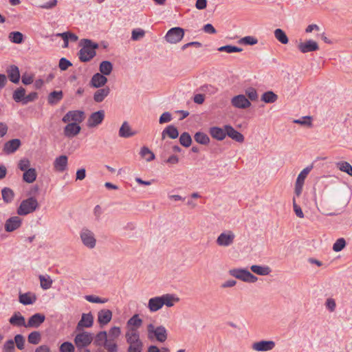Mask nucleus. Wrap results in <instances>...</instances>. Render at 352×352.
Masks as SVG:
<instances>
[{"instance_id": "nucleus-1", "label": "nucleus", "mask_w": 352, "mask_h": 352, "mask_svg": "<svg viewBox=\"0 0 352 352\" xmlns=\"http://www.w3.org/2000/svg\"><path fill=\"white\" fill-rule=\"evenodd\" d=\"M179 300L174 294H166L160 296L151 298L148 300L147 307L151 312H156L161 309L164 305L167 307L174 306Z\"/></svg>"}, {"instance_id": "nucleus-2", "label": "nucleus", "mask_w": 352, "mask_h": 352, "mask_svg": "<svg viewBox=\"0 0 352 352\" xmlns=\"http://www.w3.org/2000/svg\"><path fill=\"white\" fill-rule=\"evenodd\" d=\"M82 327H88V314H83L81 320L78 323L76 331L78 332L74 339L76 347L80 350L88 346V333L80 332Z\"/></svg>"}, {"instance_id": "nucleus-3", "label": "nucleus", "mask_w": 352, "mask_h": 352, "mask_svg": "<svg viewBox=\"0 0 352 352\" xmlns=\"http://www.w3.org/2000/svg\"><path fill=\"white\" fill-rule=\"evenodd\" d=\"M129 347L127 352H142L144 344L140 338V334L134 329H129L125 334Z\"/></svg>"}, {"instance_id": "nucleus-4", "label": "nucleus", "mask_w": 352, "mask_h": 352, "mask_svg": "<svg viewBox=\"0 0 352 352\" xmlns=\"http://www.w3.org/2000/svg\"><path fill=\"white\" fill-rule=\"evenodd\" d=\"M147 338L150 340L156 339L160 342H164L168 338V333L166 329L162 326L155 327L153 324L150 323L146 327Z\"/></svg>"}, {"instance_id": "nucleus-5", "label": "nucleus", "mask_w": 352, "mask_h": 352, "mask_svg": "<svg viewBox=\"0 0 352 352\" xmlns=\"http://www.w3.org/2000/svg\"><path fill=\"white\" fill-rule=\"evenodd\" d=\"M38 202L35 197H29L21 201L17 208V214L21 216H25L32 213L38 208Z\"/></svg>"}, {"instance_id": "nucleus-6", "label": "nucleus", "mask_w": 352, "mask_h": 352, "mask_svg": "<svg viewBox=\"0 0 352 352\" xmlns=\"http://www.w3.org/2000/svg\"><path fill=\"white\" fill-rule=\"evenodd\" d=\"M184 36V30L182 28L176 27L170 29L165 36L168 43H177L179 42Z\"/></svg>"}, {"instance_id": "nucleus-7", "label": "nucleus", "mask_w": 352, "mask_h": 352, "mask_svg": "<svg viewBox=\"0 0 352 352\" xmlns=\"http://www.w3.org/2000/svg\"><path fill=\"white\" fill-rule=\"evenodd\" d=\"M235 236V234L232 231L226 230L219 234L216 243L220 247H228L233 244Z\"/></svg>"}, {"instance_id": "nucleus-8", "label": "nucleus", "mask_w": 352, "mask_h": 352, "mask_svg": "<svg viewBox=\"0 0 352 352\" xmlns=\"http://www.w3.org/2000/svg\"><path fill=\"white\" fill-rule=\"evenodd\" d=\"M85 113L82 111H69L63 118L65 123L72 122L79 124L85 119Z\"/></svg>"}, {"instance_id": "nucleus-9", "label": "nucleus", "mask_w": 352, "mask_h": 352, "mask_svg": "<svg viewBox=\"0 0 352 352\" xmlns=\"http://www.w3.org/2000/svg\"><path fill=\"white\" fill-rule=\"evenodd\" d=\"M275 342L272 340H261L254 342L252 349L256 351H268L275 347Z\"/></svg>"}, {"instance_id": "nucleus-10", "label": "nucleus", "mask_w": 352, "mask_h": 352, "mask_svg": "<svg viewBox=\"0 0 352 352\" xmlns=\"http://www.w3.org/2000/svg\"><path fill=\"white\" fill-rule=\"evenodd\" d=\"M298 49L303 54L315 52L319 50L318 44L313 40H308L305 42H300L298 45Z\"/></svg>"}, {"instance_id": "nucleus-11", "label": "nucleus", "mask_w": 352, "mask_h": 352, "mask_svg": "<svg viewBox=\"0 0 352 352\" xmlns=\"http://www.w3.org/2000/svg\"><path fill=\"white\" fill-rule=\"evenodd\" d=\"M231 103L232 106L239 109H246L251 105L249 100L242 94L233 97L231 100Z\"/></svg>"}, {"instance_id": "nucleus-12", "label": "nucleus", "mask_w": 352, "mask_h": 352, "mask_svg": "<svg viewBox=\"0 0 352 352\" xmlns=\"http://www.w3.org/2000/svg\"><path fill=\"white\" fill-rule=\"evenodd\" d=\"M22 223L21 219L18 216H14L6 220L5 223V230L8 232H13L21 227Z\"/></svg>"}, {"instance_id": "nucleus-13", "label": "nucleus", "mask_w": 352, "mask_h": 352, "mask_svg": "<svg viewBox=\"0 0 352 352\" xmlns=\"http://www.w3.org/2000/svg\"><path fill=\"white\" fill-rule=\"evenodd\" d=\"M45 316L42 314L32 315L26 322V328H38L45 321Z\"/></svg>"}, {"instance_id": "nucleus-14", "label": "nucleus", "mask_w": 352, "mask_h": 352, "mask_svg": "<svg viewBox=\"0 0 352 352\" xmlns=\"http://www.w3.org/2000/svg\"><path fill=\"white\" fill-rule=\"evenodd\" d=\"M112 318V311L109 309H101L98 313V322L101 327L107 324Z\"/></svg>"}, {"instance_id": "nucleus-15", "label": "nucleus", "mask_w": 352, "mask_h": 352, "mask_svg": "<svg viewBox=\"0 0 352 352\" xmlns=\"http://www.w3.org/2000/svg\"><path fill=\"white\" fill-rule=\"evenodd\" d=\"M9 322L11 325L14 327H26L25 319L19 311L14 313V314L10 318Z\"/></svg>"}, {"instance_id": "nucleus-16", "label": "nucleus", "mask_w": 352, "mask_h": 352, "mask_svg": "<svg viewBox=\"0 0 352 352\" xmlns=\"http://www.w3.org/2000/svg\"><path fill=\"white\" fill-rule=\"evenodd\" d=\"M104 118V111L100 110L89 116V127L96 126L100 124Z\"/></svg>"}, {"instance_id": "nucleus-17", "label": "nucleus", "mask_w": 352, "mask_h": 352, "mask_svg": "<svg viewBox=\"0 0 352 352\" xmlns=\"http://www.w3.org/2000/svg\"><path fill=\"white\" fill-rule=\"evenodd\" d=\"M68 124L64 128V134L65 136L71 138L74 137L80 131V126L77 123H70Z\"/></svg>"}, {"instance_id": "nucleus-18", "label": "nucleus", "mask_w": 352, "mask_h": 352, "mask_svg": "<svg viewBox=\"0 0 352 352\" xmlns=\"http://www.w3.org/2000/svg\"><path fill=\"white\" fill-rule=\"evenodd\" d=\"M225 129L227 131L228 137L235 140L237 142H243L244 141V136L240 132L236 131L232 126L226 125Z\"/></svg>"}, {"instance_id": "nucleus-19", "label": "nucleus", "mask_w": 352, "mask_h": 352, "mask_svg": "<svg viewBox=\"0 0 352 352\" xmlns=\"http://www.w3.org/2000/svg\"><path fill=\"white\" fill-rule=\"evenodd\" d=\"M8 78L13 83H18L20 80V72L19 67L14 65H10L7 69Z\"/></svg>"}, {"instance_id": "nucleus-20", "label": "nucleus", "mask_w": 352, "mask_h": 352, "mask_svg": "<svg viewBox=\"0 0 352 352\" xmlns=\"http://www.w3.org/2000/svg\"><path fill=\"white\" fill-rule=\"evenodd\" d=\"M67 166V157L66 155H60L56 157L54 162V168L56 171L63 172Z\"/></svg>"}, {"instance_id": "nucleus-21", "label": "nucleus", "mask_w": 352, "mask_h": 352, "mask_svg": "<svg viewBox=\"0 0 352 352\" xmlns=\"http://www.w3.org/2000/svg\"><path fill=\"white\" fill-rule=\"evenodd\" d=\"M79 45L82 47L78 52L79 59L82 62L88 61V38L82 39Z\"/></svg>"}, {"instance_id": "nucleus-22", "label": "nucleus", "mask_w": 352, "mask_h": 352, "mask_svg": "<svg viewBox=\"0 0 352 352\" xmlns=\"http://www.w3.org/2000/svg\"><path fill=\"white\" fill-rule=\"evenodd\" d=\"M179 136V131L173 125H168L166 126L162 133V139L164 140L166 137L171 139H176Z\"/></svg>"}, {"instance_id": "nucleus-23", "label": "nucleus", "mask_w": 352, "mask_h": 352, "mask_svg": "<svg viewBox=\"0 0 352 352\" xmlns=\"http://www.w3.org/2000/svg\"><path fill=\"white\" fill-rule=\"evenodd\" d=\"M21 146V141L19 139H13L7 142L3 148V151L6 153H12L15 152Z\"/></svg>"}, {"instance_id": "nucleus-24", "label": "nucleus", "mask_w": 352, "mask_h": 352, "mask_svg": "<svg viewBox=\"0 0 352 352\" xmlns=\"http://www.w3.org/2000/svg\"><path fill=\"white\" fill-rule=\"evenodd\" d=\"M210 133L213 138L217 140H223L227 135V131L225 128L221 129L220 127L214 126L210 128Z\"/></svg>"}, {"instance_id": "nucleus-25", "label": "nucleus", "mask_w": 352, "mask_h": 352, "mask_svg": "<svg viewBox=\"0 0 352 352\" xmlns=\"http://www.w3.org/2000/svg\"><path fill=\"white\" fill-rule=\"evenodd\" d=\"M19 302L25 305H32L36 300V297L34 294L30 292L21 294L19 298Z\"/></svg>"}, {"instance_id": "nucleus-26", "label": "nucleus", "mask_w": 352, "mask_h": 352, "mask_svg": "<svg viewBox=\"0 0 352 352\" xmlns=\"http://www.w3.org/2000/svg\"><path fill=\"white\" fill-rule=\"evenodd\" d=\"M63 98L62 91H54L47 96V102L50 105L57 104Z\"/></svg>"}, {"instance_id": "nucleus-27", "label": "nucleus", "mask_w": 352, "mask_h": 352, "mask_svg": "<svg viewBox=\"0 0 352 352\" xmlns=\"http://www.w3.org/2000/svg\"><path fill=\"white\" fill-rule=\"evenodd\" d=\"M107 82V78L105 76L100 73L94 74L91 78V85L96 88L104 85Z\"/></svg>"}, {"instance_id": "nucleus-28", "label": "nucleus", "mask_w": 352, "mask_h": 352, "mask_svg": "<svg viewBox=\"0 0 352 352\" xmlns=\"http://www.w3.org/2000/svg\"><path fill=\"white\" fill-rule=\"evenodd\" d=\"M136 134L135 131H132L131 128L127 122H124L120 128L119 135L122 138H129Z\"/></svg>"}, {"instance_id": "nucleus-29", "label": "nucleus", "mask_w": 352, "mask_h": 352, "mask_svg": "<svg viewBox=\"0 0 352 352\" xmlns=\"http://www.w3.org/2000/svg\"><path fill=\"white\" fill-rule=\"evenodd\" d=\"M251 270L260 276H267L269 275L272 270L269 266L267 265H253L250 267Z\"/></svg>"}, {"instance_id": "nucleus-30", "label": "nucleus", "mask_w": 352, "mask_h": 352, "mask_svg": "<svg viewBox=\"0 0 352 352\" xmlns=\"http://www.w3.org/2000/svg\"><path fill=\"white\" fill-rule=\"evenodd\" d=\"M110 89L109 87H104L98 89L94 94V100L96 102H101L109 94Z\"/></svg>"}, {"instance_id": "nucleus-31", "label": "nucleus", "mask_w": 352, "mask_h": 352, "mask_svg": "<svg viewBox=\"0 0 352 352\" xmlns=\"http://www.w3.org/2000/svg\"><path fill=\"white\" fill-rule=\"evenodd\" d=\"M248 272V270L245 269H232L230 270L229 273L236 278L245 282Z\"/></svg>"}, {"instance_id": "nucleus-32", "label": "nucleus", "mask_w": 352, "mask_h": 352, "mask_svg": "<svg viewBox=\"0 0 352 352\" xmlns=\"http://www.w3.org/2000/svg\"><path fill=\"white\" fill-rule=\"evenodd\" d=\"M1 195L3 201L6 204H9L13 201L14 192L11 188L5 187L1 190Z\"/></svg>"}, {"instance_id": "nucleus-33", "label": "nucleus", "mask_w": 352, "mask_h": 352, "mask_svg": "<svg viewBox=\"0 0 352 352\" xmlns=\"http://www.w3.org/2000/svg\"><path fill=\"white\" fill-rule=\"evenodd\" d=\"M36 171L35 168H31L24 171L23 179L29 184L33 183L36 179Z\"/></svg>"}, {"instance_id": "nucleus-34", "label": "nucleus", "mask_w": 352, "mask_h": 352, "mask_svg": "<svg viewBox=\"0 0 352 352\" xmlns=\"http://www.w3.org/2000/svg\"><path fill=\"white\" fill-rule=\"evenodd\" d=\"M142 322L139 315L135 314L127 321V325L132 327L130 329H134L138 331V329L142 324Z\"/></svg>"}, {"instance_id": "nucleus-35", "label": "nucleus", "mask_w": 352, "mask_h": 352, "mask_svg": "<svg viewBox=\"0 0 352 352\" xmlns=\"http://www.w3.org/2000/svg\"><path fill=\"white\" fill-rule=\"evenodd\" d=\"M113 69L112 63L108 60L102 61L100 65V74L108 76L109 75Z\"/></svg>"}, {"instance_id": "nucleus-36", "label": "nucleus", "mask_w": 352, "mask_h": 352, "mask_svg": "<svg viewBox=\"0 0 352 352\" xmlns=\"http://www.w3.org/2000/svg\"><path fill=\"white\" fill-rule=\"evenodd\" d=\"M107 339V332L104 331H100L96 336L94 342L97 346H104Z\"/></svg>"}, {"instance_id": "nucleus-37", "label": "nucleus", "mask_w": 352, "mask_h": 352, "mask_svg": "<svg viewBox=\"0 0 352 352\" xmlns=\"http://www.w3.org/2000/svg\"><path fill=\"white\" fill-rule=\"evenodd\" d=\"M25 89L23 87L17 88L13 93V100L16 102H22L25 100Z\"/></svg>"}, {"instance_id": "nucleus-38", "label": "nucleus", "mask_w": 352, "mask_h": 352, "mask_svg": "<svg viewBox=\"0 0 352 352\" xmlns=\"http://www.w3.org/2000/svg\"><path fill=\"white\" fill-rule=\"evenodd\" d=\"M278 99V96L272 91L265 92L261 96V100L266 103L275 102Z\"/></svg>"}, {"instance_id": "nucleus-39", "label": "nucleus", "mask_w": 352, "mask_h": 352, "mask_svg": "<svg viewBox=\"0 0 352 352\" xmlns=\"http://www.w3.org/2000/svg\"><path fill=\"white\" fill-rule=\"evenodd\" d=\"M274 36L282 44H287L289 42L288 37L285 32L280 28L274 30Z\"/></svg>"}, {"instance_id": "nucleus-40", "label": "nucleus", "mask_w": 352, "mask_h": 352, "mask_svg": "<svg viewBox=\"0 0 352 352\" xmlns=\"http://www.w3.org/2000/svg\"><path fill=\"white\" fill-rule=\"evenodd\" d=\"M336 167L342 172L352 176V166L347 162H339L336 163Z\"/></svg>"}, {"instance_id": "nucleus-41", "label": "nucleus", "mask_w": 352, "mask_h": 352, "mask_svg": "<svg viewBox=\"0 0 352 352\" xmlns=\"http://www.w3.org/2000/svg\"><path fill=\"white\" fill-rule=\"evenodd\" d=\"M140 154L147 162H151L155 159L154 153L146 146H143L141 148Z\"/></svg>"}, {"instance_id": "nucleus-42", "label": "nucleus", "mask_w": 352, "mask_h": 352, "mask_svg": "<svg viewBox=\"0 0 352 352\" xmlns=\"http://www.w3.org/2000/svg\"><path fill=\"white\" fill-rule=\"evenodd\" d=\"M195 140L201 144L206 145L210 142L209 137L203 132H197L194 136Z\"/></svg>"}, {"instance_id": "nucleus-43", "label": "nucleus", "mask_w": 352, "mask_h": 352, "mask_svg": "<svg viewBox=\"0 0 352 352\" xmlns=\"http://www.w3.org/2000/svg\"><path fill=\"white\" fill-rule=\"evenodd\" d=\"M41 340V334L39 331H34L31 332L28 337V341L32 344H37Z\"/></svg>"}, {"instance_id": "nucleus-44", "label": "nucleus", "mask_w": 352, "mask_h": 352, "mask_svg": "<svg viewBox=\"0 0 352 352\" xmlns=\"http://www.w3.org/2000/svg\"><path fill=\"white\" fill-rule=\"evenodd\" d=\"M179 143L184 147H189L192 144V138L188 132H184L179 137Z\"/></svg>"}, {"instance_id": "nucleus-45", "label": "nucleus", "mask_w": 352, "mask_h": 352, "mask_svg": "<svg viewBox=\"0 0 352 352\" xmlns=\"http://www.w3.org/2000/svg\"><path fill=\"white\" fill-rule=\"evenodd\" d=\"M9 39L11 42L20 44L23 41V35L20 32H12L9 34Z\"/></svg>"}, {"instance_id": "nucleus-46", "label": "nucleus", "mask_w": 352, "mask_h": 352, "mask_svg": "<svg viewBox=\"0 0 352 352\" xmlns=\"http://www.w3.org/2000/svg\"><path fill=\"white\" fill-rule=\"evenodd\" d=\"M39 280H40L41 287L43 289H47L52 287V280L49 276H45L43 275H40Z\"/></svg>"}, {"instance_id": "nucleus-47", "label": "nucleus", "mask_w": 352, "mask_h": 352, "mask_svg": "<svg viewBox=\"0 0 352 352\" xmlns=\"http://www.w3.org/2000/svg\"><path fill=\"white\" fill-rule=\"evenodd\" d=\"M104 347L108 352L118 351V345L116 343L115 340H113L111 338L107 339Z\"/></svg>"}, {"instance_id": "nucleus-48", "label": "nucleus", "mask_w": 352, "mask_h": 352, "mask_svg": "<svg viewBox=\"0 0 352 352\" xmlns=\"http://www.w3.org/2000/svg\"><path fill=\"white\" fill-rule=\"evenodd\" d=\"M218 50L219 52H226L227 53H233V52H240L243 50L240 47H238L236 46H232V45H224L222 47H220Z\"/></svg>"}, {"instance_id": "nucleus-49", "label": "nucleus", "mask_w": 352, "mask_h": 352, "mask_svg": "<svg viewBox=\"0 0 352 352\" xmlns=\"http://www.w3.org/2000/svg\"><path fill=\"white\" fill-rule=\"evenodd\" d=\"M346 246V241L344 238L338 239L333 245V251L338 252L341 251Z\"/></svg>"}, {"instance_id": "nucleus-50", "label": "nucleus", "mask_w": 352, "mask_h": 352, "mask_svg": "<svg viewBox=\"0 0 352 352\" xmlns=\"http://www.w3.org/2000/svg\"><path fill=\"white\" fill-rule=\"evenodd\" d=\"M14 342L19 350H23L24 349L25 338L21 334L16 335L14 338Z\"/></svg>"}, {"instance_id": "nucleus-51", "label": "nucleus", "mask_w": 352, "mask_h": 352, "mask_svg": "<svg viewBox=\"0 0 352 352\" xmlns=\"http://www.w3.org/2000/svg\"><path fill=\"white\" fill-rule=\"evenodd\" d=\"M15 346L13 340L10 339L7 340L3 346V352H14Z\"/></svg>"}, {"instance_id": "nucleus-52", "label": "nucleus", "mask_w": 352, "mask_h": 352, "mask_svg": "<svg viewBox=\"0 0 352 352\" xmlns=\"http://www.w3.org/2000/svg\"><path fill=\"white\" fill-rule=\"evenodd\" d=\"M145 35V31L142 29H135L132 31L131 38L133 41H138L143 38Z\"/></svg>"}, {"instance_id": "nucleus-53", "label": "nucleus", "mask_w": 352, "mask_h": 352, "mask_svg": "<svg viewBox=\"0 0 352 352\" xmlns=\"http://www.w3.org/2000/svg\"><path fill=\"white\" fill-rule=\"evenodd\" d=\"M121 333L120 328L118 327H113L109 331L108 338L116 340Z\"/></svg>"}, {"instance_id": "nucleus-54", "label": "nucleus", "mask_w": 352, "mask_h": 352, "mask_svg": "<svg viewBox=\"0 0 352 352\" xmlns=\"http://www.w3.org/2000/svg\"><path fill=\"white\" fill-rule=\"evenodd\" d=\"M239 43H243V44H245V45H255L258 43V40L257 38L253 37V36H245L243 38H242L240 41H239Z\"/></svg>"}, {"instance_id": "nucleus-55", "label": "nucleus", "mask_w": 352, "mask_h": 352, "mask_svg": "<svg viewBox=\"0 0 352 352\" xmlns=\"http://www.w3.org/2000/svg\"><path fill=\"white\" fill-rule=\"evenodd\" d=\"M310 170L311 168L308 167L304 168L298 175L296 179V182L300 183L301 184H304L305 179L307 177V175L309 174Z\"/></svg>"}, {"instance_id": "nucleus-56", "label": "nucleus", "mask_w": 352, "mask_h": 352, "mask_svg": "<svg viewBox=\"0 0 352 352\" xmlns=\"http://www.w3.org/2000/svg\"><path fill=\"white\" fill-rule=\"evenodd\" d=\"M30 161L27 158L21 159L18 164V168L22 170L25 171L26 170L30 169Z\"/></svg>"}, {"instance_id": "nucleus-57", "label": "nucleus", "mask_w": 352, "mask_h": 352, "mask_svg": "<svg viewBox=\"0 0 352 352\" xmlns=\"http://www.w3.org/2000/svg\"><path fill=\"white\" fill-rule=\"evenodd\" d=\"M60 352H74V346L71 342H63L60 346Z\"/></svg>"}, {"instance_id": "nucleus-58", "label": "nucleus", "mask_w": 352, "mask_h": 352, "mask_svg": "<svg viewBox=\"0 0 352 352\" xmlns=\"http://www.w3.org/2000/svg\"><path fill=\"white\" fill-rule=\"evenodd\" d=\"M245 94L250 100L255 101L258 99V94L254 88L249 87L245 90Z\"/></svg>"}, {"instance_id": "nucleus-59", "label": "nucleus", "mask_w": 352, "mask_h": 352, "mask_svg": "<svg viewBox=\"0 0 352 352\" xmlns=\"http://www.w3.org/2000/svg\"><path fill=\"white\" fill-rule=\"evenodd\" d=\"M58 66L61 70L65 71L69 67L72 66V63L65 58H61L59 60Z\"/></svg>"}, {"instance_id": "nucleus-60", "label": "nucleus", "mask_w": 352, "mask_h": 352, "mask_svg": "<svg viewBox=\"0 0 352 352\" xmlns=\"http://www.w3.org/2000/svg\"><path fill=\"white\" fill-rule=\"evenodd\" d=\"M172 120V115L166 111V112H164L163 113L160 119H159V122L160 124H164V123H166V122H169Z\"/></svg>"}, {"instance_id": "nucleus-61", "label": "nucleus", "mask_w": 352, "mask_h": 352, "mask_svg": "<svg viewBox=\"0 0 352 352\" xmlns=\"http://www.w3.org/2000/svg\"><path fill=\"white\" fill-rule=\"evenodd\" d=\"M38 98L36 92H32L25 96V100L23 101V104H26L30 102L34 101Z\"/></svg>"}, {"instance_id": "nucleus-62", "label": "nucleus", "mask_w": 352, "mask_h": 352, "mask_svg": "<svg viewBox=\"0 0 352 352\" xmlns=\"http://www.w3.org/2000/svg\"><path fill=\"white\" fill-rule=\"evenodd\" d=\"M311 118L310 116L303 117L302 119L295 120L294 122L297 124H300L301 125H311Z\"/></svg>"}, {"instance_id": "nucleus-63", "label": "nucleus", "mask_w": 352, "mask_h": 352, "mask_svg": "<svg viewBox=\"0 0 352 352\" xmlns=\"http://www.w3.org/2000/svg\"><path fill=\"white\" fill-rule=\"evenodd\" d=\"M108 301L107 298H101L98 296L89 295V302L93 303H105Z\"/></svg>"}, {"instance_id": "nucleus-64", "label": "nucleus", "mask_w": 352, "mask_h": 352, "mask_svg": "<svg viewBox=\"0 0 352 352\" xmlns=\"http://www.w3.org/2000/svg\"><path fill=\"white\" fill-rule=\"evenodd\" d=\"M293 207L296 216L299 218H303L304 214L301 210V208L296 203L295 199H293Z\"/></svg>"}]
</instances>
